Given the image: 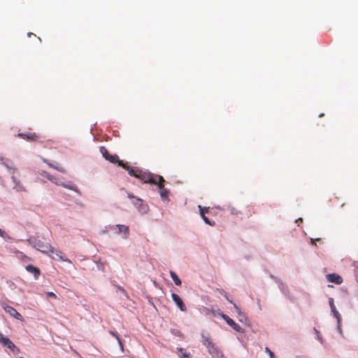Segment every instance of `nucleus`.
Instances as JSON below:
<instances>
[{"mask_svg": "<svg viewBox=\"0 0 358 358\" xmlns=\"http://www.w3.org/2000/svg\"><path fill=\"white\" fill-rule=\"evenodd\" d=\"M119 166L127 170L131 176L138 178L144 183L157 184L154 176L149 172L143 171L138 168L131 167L124 162H119Z\"/></svg>", "mask_w": 358, "mask_h": 358, "instance_id": "1", "label": "nucleus"}, {"mask_svg": "<svg viewBox=\"0 0 358 358\" xmlns=\"http://www.w3.org/2000/svg\"><path fill=\"white\" fill-rule=\"evenodd\" d=\"M201 338L203 345L207 348L208 352L213 358H225L222 352L213 342L209 333L203 331Z\"/></svg>", "mask_w": 358, "mask_h": 358, "instance_id": "2", "label": "nucleus"}, {"mask_svg": "<svg viewBox=\"0 0 358 358\" xmlns=\"http://www.w3.org/2000/svg\"><path fill=\"white\" fill-rule=\"evenodd\" d=\"M27 241L34 248L44 254L50 256V253H54V248L49 242L43 241L36 237H30Z\"/></svg>", "mask_w": 358, "mask_h": 358, "instance_id": "3", "label": "nucleus"}, {"mask_svg": "<svg viewBox=\"0 0 358 358\" xmlns=\"http://www.w3.org/2000/svg\"><path fill=\"white\" fill-rule=\"evenodd\" d=\"M128 197L133 199V204L137 208L141 213L143 214L147 213L148 210V206L141 199L135 197L130 193L128 194Z\"/></svg>", "mask_w": 358, "mask_h": 358, "instance_id": "4", "label": "nucleus"}, {"mask_svg": "<svg viewBox=\"0 0 358 358\" xmlns=\"http://www.w3.org/2000/svg\"><path fill=\"white\" fill-rule=\"evenodd\" d=\"M220 315L223 318V320L229 325L234 330L237 332L243 333V329L236 324L231 318H230L228 315L221 313Z\"/></svg>", "mask_w": 358, "mask_h": 358, "instance_id": "5", "label": "nucleus"}, {"mask_svg": "<svg viewBox=\"0 0 358 358\" xmlns=\"http://www.w3.org/2000/svg\"><path fill=\"white\" fill-rule=\"evenodd\" d=\"M110 230H115V233L119 234L121 233L124 234V238H127L129 234V227L123 224H117L115 226H110L109 227Z\"/></svg>", "mask_w": 358, "mask_h": 358, "instance_id": "6", "label": "nucleus"}, {"mask_svg": "<svg viewBox=\"0 0 358 358\" xmlns=\"http://www.w3.org/2000/svg\"><path fill=\"white\" fill-rule=\"evenodd\" d=\"M0 343L12 351H20V349L11 341L1 333H0Z\"/></svg>", "mask_w": 358, "mask_h": 358, "instance_id": "7", "label": "nucleus"}, {"mask_svg": "<svg viewBox=\"0 0 358 358\" xmlns=\"http://www.w3.org/2000/svg\"><path fill=\"white\" fill-rule=\"evenodd\" d=\"M1 307L3 308V310L8 313L10 316L16 318L17 320H22L23 317L21 315L20 313H19L17 310L15 308H14L13 307L10 306H8V305H6V304H2Z\"/></svg>", "mask_w": 358, "mask_h": 358, "instance_id": "8", "label": "nucleus"}, {"mask_svg": "<svg viewBox=\"0 0 358 358\" xmlns=\"http://www.w3.org/2000/svg\"><path fill=\"white\" fill-rule=\"evenodd\" d=\"M17 136L28 141H37L39 139V136L33 132L19 133Z\"/></svg>", "mask_w": 358, "mask_h": 358, "instance_id": "9", "label": "nucleus"}, {"mask_svg": "<svg viewBox=\"0 0 358 358\" xmlns=\"http://www.w3.org/2000/svg\"><path fill=\"white\" fill-rule=\"evenodd\" d=\"M171 297H172L173 301L175 302L176 306L179 308V309L181 311H186L187 308H186L185 305L184 304L181 298L177 294L173 293L171 294Z\"/></svg>", "mask_w": 358, "mask_h": 358, "instance_id": "10", "label": "nucleus"}, {"mask_svg": "<svg viewBox=\"0 0 358 358\" xmlns=\"http://www.w3.org/2000/svg\"><path fill=\"white\" fill-rule=\"evenodd\" d=\"M327 279L330 282L341 285L343 282L342 277L337 273H329L327 275Z\"/></svg>", "mask_w": 358, "mask_h": 358, "instance_id": "11", "label": "nucleus"}, {"mask_svg": "<svg viewBox=\"0 0 358 358\" xmlns=\"http://www.w3.org/2000/svg\"><path fill=\"white\" fill-rule=\"evenodd\" d=\"M329 304L334 316L337 319L338 323L340 324L341 321V316L338 311L336 310V308L334 305V300L333 298L329 299Z\"/></svg>", "mask_w": 358, "mask_h": 358, "instance_id": "12", "label": "nucleus"}, {"mask_svg": "<svg viewBox=\"0 0 358 358\" xmlns=\"http://www.w3.org/2000/svg\"><path fill=\"white\" fill-rule=\"evenodd\" d=\"M159 190L160 197L163 201H167L169 202L170 201L169 199V194L170 192L167 189H166L164 187H162V189H158Z\"/></svg>", "mask_w": 358, "mask_h": 358, "instance_id": "13", "label": "nucleus"}, {"mask_svg": "<svg viewBox=\"0 0 358 358\" xmlns=\"http://www.w3.org/2000/svg\"><path fill=\"white\" fill-rule=\"evenodd\" d=\"M26 270L28 272H30V273H33L36 278H37L38 277V275H40V270H39V268H38L37 267H36V266H33L31 264L27 265L26 266Z\"/></svg>", "mask_w": 358, "mask_h": 358, "instance_id": "14", "label": "nucleus"}, {"mask_svg": "<svg viewBox=\"0 0 358 358\" xmlns=\"http://www.w3.org/2000/svg\"><path fill=\"white\" fill-rule=\"evenodd\" d=\"M225 298L227 299V300L232 303L234 305V308L236 309V313L238 314V315L241 317L240 318V321L242 322L243 321V319H246V317L245 316V315H243L241 311V309L235 304V303H233L232 301L231 300H229L228 296H227V294L224 295Z\"/></svg>", "mask_w": 358, "mask_h": 358, "instance_id": "15", "label": "nucleus"}, {"mask_svg": "<svg viewBox=\"0 0 358 358\" xmlns=\"http://www.w3.org/2000/svg\"><path fill=\"white\" fill-rule=\"evenodd\" d=\"M54 253H55V255L58 257V259L63 261V262H66L69 264L71 263V261L69 259L64 257V253L62 251L54 250Z\"/></svg>", "mask_w": 358, "mask_h": 358, "instance_id": "16", "label": "nucleus"}, {"mask_svg": "<svg viewBox=\"0 0 358 358\" xmlns=\"http://www.w3.org/2000/svg\"><path fill=\"white\" fill-rule=\"evenodd\" d=\"M106 160L109 161L113 164H117L119 165V162H123L122 160L119 159V157L117 155H109L108 157Z\"/></svg>", "mask_w": 358, "mask_h": 358, "instance_id": "17", "label": "nucleus"}, {"mask_svg": "<svg viewBox=\"0 0 358 358\" xmlns=\"http://www.w3.org/2000/svg\"><path fill=\"white\" fill-rule=\"evenodd\" d=\"M201 216L206 224L210 226H214L215 224V222H210V220L203 215V210H201Z\"/></svg>", "mask_w": 358, "mask_h": 358, "instance_id": "18", "label": "nucleus"}, {"mask_svg": "<svg viewBox=\"0 0 358 358\" xmlns=\"http://www.w3.org/2000/svg\"><path fill=\"white\" fill-rule=\"evenodd\" d=\"M171 276L176 285H181V280H180V278H178L176 273L171 271Z\"/></svg>", "mask_w": 358, "mask_h": 358, "instance_id": "19", "label": "nucleus"}, {"mask_svg": "<svg viewBox=\"0 0 358 358\" xmlns=\"http://www.w3.org/2000/svg\"><path fill=\"white\" fill-rule=\"evenodd\" d=\"M178 352H180L179 356L182 358H189V354L187 352L186 350L182 348H178Z\"/></svg>", "mask_w": 358, "mask_h": 358, "instance_id": "20", "label": "nucleus"}, {"mask_svg": "<svg viewBox=\"0 0 358 358\" xmlns=\"http://www.w3.org/2000/svg\"><path fill=\"white\" fill-rule=\"evenodd\" d=\"M109 334H111L113 336H114L117 340L120 347L121 348H123V344H122V342L119 335L115 331H109Z\"/></svg>", "mask_w": 358, "mask_h": 358, "instance_id": "21", "label": "nucleus"}, {"mask_svg": "<svg viewBox=\"0 0 358 358\" xmlns=\"http://www.w3.org/2000/svg\"><path fill=\"white\" fill-rule=\"evenodd\" d=\"M99 150H100V152L101 153L102 156L106 159L110 155L108 153L107 149L104 146H101L99 148Z\"/></svg>", "mask_w": 358, "mask_h": 358, "instance_id": "22", "label": "nucleus"}, {"mask_svg": "<svg viewBox=\"0 0 358 358\" xmlns=\"http://www.w3.org/2000/svg\"><path fill=\"white\" fill-rule=\"evenodd\" d=\"M63 186L67 189H71L78 194H80L79 189L77 188V187L74 185H63Z\"/></svg>", "mask_w": 358, "mask_h": 358, "instance_id": "23", "label": "nucleus"}, {"mask_svg": "<svg viewBox=\"0 0 358 358\" xmlns=\"http://www.w3.org/2000/svg\"><path fill=\"white\" fill-rule=\"evenodd\" d=\"M164 179L162 176L158 175V189H162L164 186Z\"/></svg>", "mask_w": 358, "mask_h": 358, "instance_id": "24", "label": "nucleus"}, {"mask_svg": "<svg viewBox=\"0 0 358 358\" xmlns=\"http://www.w3.org/2000/svg\"><path fill=\"white\" fill-rule=\"evenodd\" d=\"M164 179L162 176L158 175V189H162L164 186Z\"/></svg>", "mask_w": 358, "mask_h": 358, "instance_id": "25", "label": "nucleus"}, {"mask_svg": "<svg viewBox=\"0 0 358 358\" xmlns=\"http://www.w3.org/2000/svg\"><path fill=\"white\" fill-rule=\"evenodd\" d=\"M48 164L50 166V167H52L55 169H57V171L62 172V173H64L65 172V170L64 168L62 167H60V166H55V164H50V163H48Z\"/></svg>", "mask_w": 358, "mask_h": 358, "instance_id": "26", "label": "nucleus"}, {"mask_svg": "<svg viewBox=\"0 0 358 358\" xmlns=\"http://www.w3.org/2000/svg\"><path fill=\"white\" fill-rule=\"evenodd\" d=\"M43 176H44L45 177H46V178H47L48 180H50V181L55 182V178L53 176H51L48 173H47V172H43Z\"/></svg>", "mask_w": 358, "mask_h": 358, "instance_id": "27", "label": "nucleus"}, {"mask_svg": "<svg viewBox=\"0 0 358 358\" xmlns=\"http://www.w3.org/2000/svg\"><path fill=\"white\" fill-rule=\"evenodd\" d=\"M0 236L3 238H10L9 236L2 229H0Z\"/></svg>", "mask_w": 358, "mask_h": 358, "instance_id": "28", "label": "nucleus"}, {"mask_svg": "<svg viewBox=\"0 0 358 358\" xmlns=\"http://www.w3.org/2000/svg\"><path fill=\"white\" fill-rule=\"evenodd\" d=\"M265 352H267L268 355H271V358H275L274 353L268 348L266 347L265 348Z\"/></svg>", "mask_w": 358, "mask_h": 358, "instance_id": "29", "label": "nucleus"}, {"mask_svg": "<svg viewBox=\"0 0 358 358\" xmlns=\"http://www.w3.org/2000/svg\"><path fill=\"white\" fill-rule=\"evenodd\" d=\"M199 208L200 213H201V210H203V215H205V213H208V211H209V208L201 207V206H199Z\"/></svg>", "mask_w": 358, "mask_h": 358, "instance_id": "30", "label": "nucleus"}, {"mask_svg": "<svg viewBox=\"0 0 358 358\" xmlns=\"http://www.w3.org/2000/svg\"><path fill=\"white\" fill-rule=\"evenodd\" d=\"M47 295H48V296H49V297H52V298H55V299H56V298H57L56 294H54V293H53V292H48Z\"/></svg>", "mask_w": 358, "mask_h": 358, "instance_id": "31", "label": "nucleus"}, {"mask_svg": "<svg viewBox=\"0 0 358 358\" xmlns=\"http://www.w3.org/2000/svg\"><path fill=\"white\" fill-rule=\"evenodd\" d=\"M303 222V219L302 218H299L297 220H296V223L299 226L300 223H302Z\"/></svg>", "mask_w": 358, "mask_h": 358, "instance_id": "32", "label": "nucleus"}, {"mask_svg": "<svg viewBox=\"0 0 358 358\" xmlns=\"http://www.w3.org/2000/svg\"><path fill=\"white\" fill-rule=\"evenodd\" d=\"M231 213L232 214H238L237 210H236L234 208H231Z\"/></svg>", "mask_w": 358, "mask_h": 358, "instance_id": "33", "label": "nucleus"}, {"mask_svg": "<svg viewBox=\"0 0 358 358\" xmlns=\"http://www.w3.org/2000/svg\"><path fill=\"white\" fill-rule=\"evenodd\" d=\"M315 240H314V239H311V243H312V244H315V245H316V244L315 243Z\"/></svg>", "mask_w": 358, "mask_h": 358, "instance_id": "34", "label": "nucleus"}, {"mask_svg": "<svg viewBox=\"0 0 358 358\" xmlns=\"http://www.w3.org/2000/svg\"><path fill=\"white\" fill-rule=\"evenodd\" d=\"M31 35H33L32 33H28V36H30Z\"/></svg>", "mask_w": 358, "mask_h": 358, "instance_id": "35", "label": "nucleus"}, {"mask_svg": "<svg viewBox=\"0 0 358 358\" xmlns=\"http://www.w3.org/2000/svg\"><path fill=\"white\" fill-rule=\"evenodd\" d=\"M12 178H13V181H14V182H15V177H14V176H13V177H12Z\"/></svg>", "mask_w": 358, "mask_h": 358, "instance_id": "36", "label": "nucleus"}, {"mask_svg": "<svg viewBox=\"0 0 358 358\" xmlns=\"http://www.w3.org/2000/svg\"><path fill=\"white\" fill-rule=\"evenodd\" d=\"M323 116H324V114H323V113H322V114H320V115H319V117H323Z\"/></svg>", "mask_w": 358, "mask_h": 358, "instance_id": "37", "label": "nucleus"}, {"mask_svg": "<svg viewBox=\"0 0 358 358\" xmlns=\"http://www.w3.org/2000/svg\"><path fill=\"white\" fill-rule=\"evenodd\" d=\"M20 358H24V357H20Z\"/></svg>", "mask_w": 358, "mask_h": 358, "instance_id": "38", "label": "nucleus"}]
</instances>
